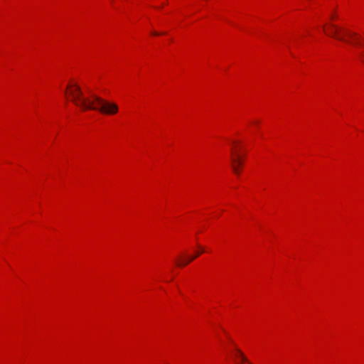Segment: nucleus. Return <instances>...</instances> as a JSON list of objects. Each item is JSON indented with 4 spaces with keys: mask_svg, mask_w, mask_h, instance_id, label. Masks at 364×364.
Returning <instances> with one entry per match:
<instances>
[{
    "mask_svg": "<svg viewBox=\"0 0 364 364\" xmlns=\"http://www.w3.org/2000/svg\"><path fill=\"white\" fill-rule=\"evenodd\" d=\"M68 94L70 100L82 110H98L103 114H114L118 112V106L102 99L96 95L91 94L90 97H85L80 87L76 83L69 84L65 91Z\"/></svg>",
    "mask_w": 364,
    "mask_h": 364,
    "instance_id": "1",
    "label": "nucleus"
},
{
    "mask_svg": "<svg viewBox=\"0 0 364 364\" xmlns=\"http://www.w3.org/2000/svg\"><path fill=\"white\" fill-rule=\"evenodd\" d=\"M323 31L330 37L338 41L355 45H360V37L356 33L343 27L333 23H328V27L323 26Z\"/></svg>",
    "mask_w": 364,
    "mask_h": 364,
    "instance_id": "2",
    "label": "nucleus"
},
{
    "mask_svg": "<svg viewBox=\"0 0 364 364\" xmlns=\"http://www.w3.org/2000/svg\"><path fill=\"white\" fill-rule=\"evenodd\" d=\"M242 164V162L240 154H237V151L232 152L231 157V166L235 173L237 175L240 174V168L241 167Z\"/></svg>",
    "mask_w": 364,
    "mask_h": 364,
    "instance_id": "3",
    "label": "nucleus"
},
{
    "mask_svg": "<svg viewBox=\"0 0 364 364\" xmlns=\"http://www.w3.org/2000/svg\"><path fill=\"white\" fill-rule=\"evenodd\" d=\"M204 252L203 250H201L200 251H199L196 255L194 256H192L188 259H184L181 262H180L178 264L179 266H185V265H187L188 263H190L191 261H193V259H195L198 255H200V254H202L203 252Z\"/></svg>",
    "mask_w": 364,
    "mask_h": 364,
    "instance_id": "4",
    "label": "nucleus"
},
{
    "mask_svg": "<svg viewBox=\"0 0 364 364\" xmlns=\"http://www.w3.org/2000/svg\"><path fill=\"white\" fill-rule=\"evenodd\" d=\"M238 358L241 359L242 362L249 363L247 358L243 355L241 350L237 349V355Z\"/></svg>",
    "mask_w": 364,
    "mask_h": 364,
    "instance_id": "5",
    "label": "nucleus"
},
{
    "mask_svg": "<svg viewBox=\"0 0 364 364\" xmlns=\"http://www.w3.org/2000/svg\"><path fill=\"white\" fill-rule=\"evenodd\" d=\"M360 57L362 58V61L364 63V51L360 53Z\"/></svg>",
    "mask_w": 364,
    "mask_h": 364,
    "instance_id": "6",
    "label": "nucleus"
},
{
    "mask_svg": "<svg viewBox=\"0 0 364 364\" xmlns=\"http://www.w3.org/2000/svg\"><path fill=\"white\" fill-rule=\"evenodd\" d=\"M152 34H153V35H156V36L159 35V33H157V32H153V33H152Z\"/></svg>",
    "mask_w": 364,
    "mask_h": 364,
    "instance_id": "7",
    "label": "nucleus"
}]
</instances>
